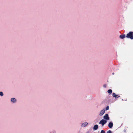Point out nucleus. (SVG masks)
Here are the masks:
<instances>
[{
    "label": "nucleus",
    "mask_w": 133,
    "mask_h": 133,
    "mask_svg": "<svg viewBox=\"0 0 133 133\" xmlns=\"http://www.w3.org/2000/svg\"><path fill=\"white\" fill-rule=\"evenodd\" d=\"M98 126L97 125H95L93 129L94 130H96L97 129Z\"/></svg>",
    "instance_id": "8"
},
{
    "label": "nucleus",
    "mask_w": 133,
    "mask_h": 133,
    "mask_svg": "<svg viewBox=\"0 0 133 133\" xmlns=\"http://www.w3.org/2000/svg\"><path fill=\"white\" fill-rule=\"evenodd\" d=\"M107 122L104 119H102L100 121L99 123V124H101L102 126H103Z\"/></svg>",
    "instance_id": "2"
},
{
    "label": "nucleus",
    "mask_w": 133,
    "mask_h": 133,
    "mask_svg": "<svg viewBox=\"0 0 133 133\" xmlns=\"http://www.w3.org/2000/svg\"><path fill=\"white\" fill-rule=\"evenodd\" d=\"M119 37L121 39H123L125 37V35H121L119 36Z\"/></svg>",
    "instance_id": "10"
},
{
    "label": "nucleus",
    "mask_w": 133,
    "mask_h": 133,
    "mask_svg": "<svg viewBox=\"0 0 133 133\" xmlns=\"http://www.w3.org/2000/svg\"><path fill=\"white\" fill-rule=\"evenodd\" d=\"M112 74L113 75H114V72H113V73H112Z\"/></svg>",
    "instance_id": "17"
},
{
    "label": "nucleus",
    "mask_w": 133,
    "mask_h": 133,
    "mask_svg": "<svg viewBox=\"0 0 133 133\" xmlns=\"http://www.w3.org/2000/svg\"><path fill=\"white\" fill-rule=\"evenodd\" d=\"M112 96L113 97H115L116 98H117L120 97L119 96L117 95L115 93H113Z\"/></svg>",
    "instance_id": "4"
},
{
    "label": "nucleus",
    "mask_w": 133,
    "mask_h": 133,
    "mask_svg": "<svg viewBox=\"0 0 133 133\" xmlns=\"http://www.w3.org/2000/svg\"><path fill=\"white\" fill-rule=\"evenodd\" d=\"M3 93L2 92H0V95L3 96Z\"/></svg>",
    "instance_id": "12"
},
{
    "label": "nucleus",
    "mask_w": 133,
    "mask_h": 133,
    "mask_svg": "<svg viewBox=\"0 0 133 133\" xmlns=\"http://www.w3.org/2000/svg\"><path fill=\"white\" fill-rule=\"evenodd\" d=\"M103 118L104 119L107 120H109V119L108 115V114H106L104 116Z\"/></svg>",
    "instance_id": "3"
},
{
    "label": "nucleus",
    "mask_w": 133,
    "mask_h": 133,
    "mask_svg": "<svg viewBox=\"0 0 133 133\" xmlns=\"http://www.w3.org/2000/svg\"><path fill=\"white\" fill-rule=\"evenodd\" d=\"M126 37L128 38H130L131 39H133V35L132 32L130 31L129 33L127 34Z\"/></svg>",
    "instance_id": "1"
},
{
    "label": "nucleus",
    "mask_w": 133,
    "mask_h": 133,
    "mask_svg": "<svg viewBox=\"0 0 133 133\" xmlns=\"http://www.w3.org/2000/svg\"><path fill=\"white\" fill-rule=\"evenodd\" d=\"M105 112V111L104 109L102 110L100 112V115L101 116L102 115L104 114Z\"/></svg>",
    "instance_id": "6"
},
{
    "label": "nucleus",
    "mask_w": 133,
    "mask_h": 133,
    "mask_svg": "<svg viewBox=\"0 0 133 133\" xmlns=\"http://www.w3.org/2000/svg\"><path fill=\"white\" fill-rule=\"evenodd\" d=\"M88 124V123L87 122H85L82 124L81 126L82 127H84L87 126Z\"/></svg>",
    "instance_id": "7"
},
{
    "label": "nucleus",
    "mask_w": 133,
    "mask_h": 133,
    "mask_svg": "<svg viewBox=\"0 0 133 133\" xmlns=\"http://www.w3.org/2000/svg\"><path fill=\"white\" fill-rule=\"evenodd\" d=\"M101 133H105V132L104 130H102L101 131Z\"/></svg>",
    "instance_id": "13"
},
{
    "label": "nucleus",
    "mask_w": 133,
    "mask_h": 133,
    "mask_svg": "<svg viewBox=\"0 0 133 133\" xmlns=\"http://www.w3.org/2000/svg\"><path fill=\"white\" fill-rule=\"evenodd\" d=\"M132 34H133V32H132Z\"/></svg>",
    "instance_id": "19"
},
{
    "label": "nucleus",
    "mask_w": 133,
    "mask_h": 133,
    "mask_svg": "<svg viewBox=\"0 0 133 133\" xmlns=\"http://www.w3.org/2000/svg\"><path fill=\"white\" fill-rule=\"evenodd\" d=\"M112 90L111 89H109L108 90V92L109 94H111L112 93Z\"/></svg>",
    "instance_id": "11"
},
{
    "label": "nucleus",
    "mask_w": 133,
    "mask_h": 133,
    "mask_svg": "<svg viewBox=\"0 0 133 133\" xmlns=\"http://www.w3.org/2000/svg\"><path fill=\"white\" fill-rule=\"evenodd\" d=\"M109 109V107L108 106H107L105 110H108Z\"/></svg>",
    "instance_id": "14"
},
{
    "label": "nucleus",
    "mask_w": 133,
    "mask_h": 133,
    "mask_svg": "<svg viewBox=\"0 0 133 133\" xmlns=\"http://www.w3.org/2000/svg\"><path fill=\"white\" fill-rule=\"evenodd\" d=\"M87 133H89V132H88Z\"/></svg>",
    "instance_id": "18"
},
{
    "label": "nucleus",
    "mask_w": 133,
    "mask_h": 133,
    "mask_svg": "<svg viewBox=\"0 0 133 133\" xmlns=\"http://www.w3.org/2000/svg\"><path fill=\"white\" fill-rule=\"evenodd\" d=\"M11 101L12 102L15 103L16 101V99L15 98H11Z\"/></svg>",
    "instance_id": "9"
},
{
    "label": "nucleus",
    "mask_w": 133,
    "mask_h": 133,
    "mask_svg": "<svg viewBox=\"0 0 133 133\" xmlns=\"http://www.w3.org/2000/svg\"><path fill=\"white\" fill-rule=\"evenodd\" d=\"M113 124L112 122H110L108 125V127L110 128H111L113 126Z\"/></svg>",
    "instance_id": "5"
},
{
    "label": "nucleus",
    "mask_w": 133,
    "mask_h": 133,
    "mask_svg": "<svg viewBox=\"0 0 133 133\" xmlns=\"http://www.w3.org/2000/svg\"><path fill=\"white\" fill-rule=\"evenodd\" d=\"M107 87V85L106 84H105L104 85H103V87H104V88H106Z\"/></svg>",
    "instance_id": "16"
},
{
    "label": "nucleus",
    "mask_w": 133,
    "mask_h": 133,
    "mask_svg": "<svg viewBox=\"0 0 133 133\" xmlns=\"http://www.w3.org/2000/svg\"><path fill=\"white\" fill-rule=\"evenodd\" d=\"M107 133H112L111 131V130H109V131H108Z\"/></svg>",
    "instance_id": "15"
}]
</instances>
